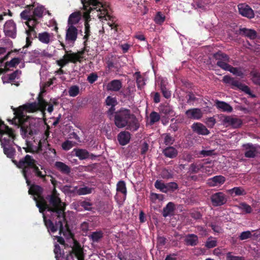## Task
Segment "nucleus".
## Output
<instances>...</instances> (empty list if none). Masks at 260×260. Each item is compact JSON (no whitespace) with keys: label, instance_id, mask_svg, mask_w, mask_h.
Returning a JSON list of instances; mask_svg holds the SVG:
<instances>
[{"label":"nucleus","instance_id":"f257e3e1","mask_svg":"<svg viewBox=\"0 0 260 260\" xmlns=\"http://www.w3.org/2000/svg\"><path fill=\"white\" fill-rule=\"evenodd\" d=\"M14 143H10L9 145H3L4 154L10 158L14 164L19 169H22V174L24 177L27 185L30 184V179L36 177L42 179L44 182L46 181V172L44 173L40 170L37 166V161L34 157L28 154L21 158L19 161L14 159L16 150L13 147Z\"/></svg>","mask_w":260,"mask_h":260},{"label":"nucleus","instance_id":"cd10ccee","mask_svg":"<svg viewBox=\"0 0 260 260\" xmlns=\"http://www.w3.org/2000/svg\"><path fill=\"white\" fill-rule=\"evenodd\" d=\"M239 34L240 35L247 37L251 40H254L257 37V32L255 30L245 27L240 28Z\"/></svg>","mask_w":260,"mask_h":260},{"label":"nucleus","instance_id":"2eb2a0df","mask_svg":"<svg viewBox=\"0 0 260 260\" xmlns=\"http://www.w3.org/2000/svg\"><path fill=\"white\" fill-rule=\"evenodd\" d=\"M4 31L5 35L12 38H15L16 36V25L13 20H9L6 22Z\"/></svg>","mask_w":260,"mask_h":260},{"label":"nucleus","instance_id":"79ce46f5","mask_svg":"<svg viewBox=\"0 0 260 260\" xmlns=\"http://www.w3.org/2000/svg\"><path fill=\"white\" fill-rule=\"evenodd\" d=\"M50 34L46 31L39 33L38 38L39 40L44 44H49L50 41Z\"/></svg>","mask_w":260,"mask_h":260},{"label":"nucleus","instance_id":"f03ea898","mask_svg":"<svg viewBox=\"0 0 260 260\" xmlns=\"http://www.w3.org/2000/svg\"><path fill=\"white\" fill-rule=\"evenodd\" d=\"M112 120L118 128L126 127L127 130L135 132L140 127V123L136 116L130 109L125 108L121 107L116 111Z\"/></svg>","mask_w":260,"mask_h":260},{"label":"nucleus","instance_id":"de8ad7c7","mask_svg":"<svg viewBox=\"0 0 260 260\" xmlns=\"http://www.w3.org/2000/svg\"><path fill=\"white\" fill-rule=\"evenodd\" d=\"M116 190L117 191L120 192L125 196H126L127 190L125 183L124 181L121 180L117 183Z\"/></svg>","mask_w":260,"mask_h":260},{"label":"nucleus","instance_id":"423d86ee","mask_svg":"<svg viewBox=\"0 0 260 260\" xmlns=\"http://www.w3.org/2000/svg\"><path fill=\"white\" fill-rule=\"evenodd\" d=\"M42 214L44 224L49 233H54L59 229L60 235L62 234L63 236H66L70 234L71 231L65 215H63V219H62V218L59 216H54L53 218L51 216V218L55 221L54 225L52 221L47 219L44 213Z\"/></svg>","mask_w":260,"mask_h":260},{"label":"nucleus","instance_id":"a18cd8bd","mask_svg":"<svg viewBox=\"0 0 260 260\" xmlns=\"http://www.w3.org/2000/svg\"><path fill=\"white\" fill-rule=\"evenodd\" d=\"M203 168V165L201 163H192L189 166L188 172L190 173H197Z\"/></svg>","mask_w":260,"mask_h":260},{"label":"nucleus","instance_id":"603ef678","mask_svg":"<svg viewBox=\"0 0 260 260\" xmlns=\"http://www.w3.org/2000/svg\"><path fill=\"white\" fill-rule=\"evenodd\" d=\"M105 103V105L108 106H116L118 102L115 97H112L109 95L106 98Z\"/></svg>","mask_w":260,"mask_h":260},{"label":"nucleus","instance_id":"c9c22d12","mask_svg":"<svg viewBox=\"0 0 260 260\" xmlns=\"http://www.w3.org/2000/svg\"><path fill=\"white\" fill-rule=\"evenodd\" d=\"M134 77L136 79L137 86L138 89L141 90L145 85L144 77L140 72H136L134 74Z\"/></svg>","mask_w":260,"mask_h":260},{"label":"nucleus","instance_id":"58836bf2","mask_svg":"<svg viewBox=\"0 0 260 260\" xmlns=\"http://www.w3.org/2000/svg\"><path fill=\"white\" fill-rule=\"evenodd\" d=\"M38 110H40L44 112L46 109V107L48 106V103L43 99V98L40 94L38 97V103H37Z\"/></svg>","mask_w":260,"mask_h":260},{"label":"nucleus","instance_id":"338daca9","mask_svg":"<svg viewBox=\"0 0 260 260\" xmlns=\"http://www.w3.org/2000/svg\"><path fill=\"white\" fill-rule=\"evenodd\" d=\"M30 10L25 9V10H23L20 13L21 18L23 20L27 21V20H28L29 18L32 16V15L30 14Z\"/></svg>","mask_w":260,"mask_h":260},{"label":"nucleus","instance_id":"f704fd0d","mask_svg":"<svg viewBox=\"0 0 260 260\" xmlns=\"http://www.w3.org/2000/svg\"><path fill=\"white\" fill-rule=\"evenodd\" d=\"M175 210V206L174 203L173 202H169L167 205L163 208L162 214L164 217H167L168 216L172 215L174 214V212Z\"/></svg>","mask_w":260,"mask_h":260},{"label":"nucleus","instance_id":"2f4dec72","mask_svg":"<svg viewBox=\"0 0 260 260\" xmlns=\"http://www.w3.org/2000/svg\"><path fill=\"white\" fill-rule=\"evenodd\" d=\"M55 167L63 174L68 175L71 172V168L61 161H56L55 163Z\"/></svg>","mask_w":260,"mask_h":260},{"label":"nucleus","instance_id":"a878e982","mask_svg":"<svg viewBox=\"0 0 260 260\" xmlns=\"http://www.w3.org/2000/svg\"><path fill=\"white\" fill-rule=\"evenodd\" d=\"M131 135L128 131H122L119 133L117 136V140L119 144L122 146L127 144L131 139Z\"/></svg>","mask_w":260,"mask_h":260},{"label":"nucleus","instance_id":"393cba45","mask_svg":"<svg viewBox=\"0 0 260 260\" xmlns=\"http://www.w3.org/2000/svg\"><path fill=\"white\" fill-rule=\"evenodd\" d=\"M122 82L120 80L114 79L109 82L107 85L108 91L117 92L122 88Z\"/></svg>","mask_w":260,"mask_h":260},{"label":"nucleus","instance_id":"4468645a","mask_svg":"<svg viewBox=\"0 0 260 260\" xmlns=\"http://www.w3.org/2000/svg\"><path fill=\"white\" fill-rule=\"evenodd\" d=\"M210 200L214 207L221 206L227 202L226 196L223 192H217L210 196Z\"/></svg>","mask_w":260,"mask_h":260},{"label":"nucleus","instance_id":"49530a36","mask_svg":"<svg viewBox=\"0 0 260 260\" xmlns=\"http://www.w3.org/2000/svg\"><path fill=\"white\" fill-rule=\"evenodd\" d=\"M162 136L164 137V143L166 145L171 146L174 144L175 139L170 134H164Z\"/></svg>","mask_w":260,"mask_h":260},{"label":"nucleus","instance_id":"9d476101","mask_svg":"<svg viewBox=\"0 0 260 260\" xmlns=\"http://www.w3.org/2000/svg\"><path fill=\"white\" fill-rule=\"evenodd\" d=\"M28 189L29 194L34 196L33 199L36 203V206L39 209V212H41L43 205H45V198L43 196L44 189L42 187L39 185L30 184Z\"/></svg>","mask_w":260,"mask_h":260},{"label":"nucleus","instance_id":"7c9ffc66","mask_svg":"<svg viewBox=\"0 0 260 260\" xmlns=\"http://www.w3.org/2000/svg\"><path fill=\"white\" fill-rule=\"evenodd\" d=\"M81 12L80 11L72 13L69 17L68 25L75 26V24L78 23L81 19Z\"/></svg>","mask_w":260,"mask_h":260},{"label":"nucleus","instance_id":"0eeeda50","mask_svg":"<svg viewBox=\"0 0 260 260\" xmlns=\"http://www.w3.org/2000/svg\"><path fill=\"white\" fill-rule=\"evenodd\" d=\"M42 214L44 224L49 233H54L59 229L60 235L62 234L63 236H66L70 234L71 231L65 215H63V219H62V218L59 216H54L53 218L51 216V218L55 221L54 225L52 221L47 219L44 213Z\"/></svg>","mask_w":260,"mask_h":260},{"label":"nucleus","instance_id":"412c9836","mask_svg":"<svg viewBox=\"0 0 260 260\" xmlns=\"http://www.w3.org/2000/svg\"><path fill=\"white\" fill-rule=\"evenodd\" d=\"M192 131L200 135H208L210 131L201 123L195 122L191 126Z\"/></svg>","mask_w":260,"mask_h":260},{"label":"nucleus","instance_id":"e433bc0d","mask_svg":"<svg viewBox=\"0 0 260 260\" xmlns=\"http://www.w3.org/2000/svg\"><path fill=\"white\" fill-rule=\"evenodd\" d=\"M228 192L233 196H244L246 194L245 190L242 187H235L229 189Z\"/></svg>","mask_w":260,"mask_h":260},{"label":"nucleus","instance_id":"864d4df0","mask_svg":"<svg viewBox=\"0 0 260 260\" xmlns=\"http://www.w3.org/2000/svg\"><path fill=\"white\" fill-rule=\"evenodd\" d=\"M150 123L151 124L158 122L160 120V115L156 112L153 111L150 114Z\"/></svg>","mask_w":260,"mask_h":260},{"label":"nucleus","instance_id":"bb28decb","mask_svg":"<svg viewBox=\"0 0 260 260\" xmlns=\"http://www.w3.org/2000/svg\"><path fill=\"white\" fill-rule=\"evenodd\" d=\"M73 152L75 153V155L80 160L86 159L89 158V156L91 157L95 156L93 154H90L87 150L84 149L75 148Z\"/></svg>","mask_w":260,"mask_h":260},{"label":"nucleus","instance_id":"8fccbe9b","mask_svg":"<svg viewBox=\"0 0 260 260\" xmlns=\"http://www.w3.org/2000/svg\"><path fill=\"white\" fill-rule=\"evenodd\" d=\"M44 11V8L43 6H38L34 9L32 16L35 17L42 18Z\"/></svg>","mask_w":260,"mask_h":260},{"label":"nucleus","instance_id":"f8f14e48","mask_svg":"<svg viewBox=\"0 0 260 260\" xmlns=\"http://www.w3.org/2000/svg\"><path fill=\"white\" fill-rule=\"evenodd\" d=\"M37 105L36 102L31 103H26L22 106H19L18 108L13 109L14 117L20 118H30L24 114V111H26L28 112H35L38 111Z\"/></svg>","mask_w":260,"mask_h":260},{"label":"nucleus","instance_id":"6ab92c4d","mask_svg":"<svg viewBox=\"0 0 260 260\" xmlns=\"http://www.w3.org/2000/svg\"><path fill=\"white\" fill-rule=\"evenodd\" d=\"M245 149L244 155L247 158H254L257 153V149L255 146L251 143L243 145Z\"/></svg>","mask_w":260,"mask_h":260},{"label":"nucleus","instance_id":"39448f33","mask_svg":"<svg viewBox=\"0 0 260 260\" xmlns=\"http://www.w3.org/2000/svg\"><path fill=\"white\" fill-rule=\"evenodd\" d=\"M45 205L41 206L42 210L40 212L41 213H44L47 210L51 214L53 218L54 216L61 217L63 219V215H65L66 204L61 202L60 199L57 196L56 191L54 189L53 193L50 196L49 206L45 200Z\"/></svg>","mask_w":260,"mask_h":260},{"label":"nucleus","instance_id":"e2e57ef3","mask_svg":"<svg viewBox=\"0 0 260 260\" xmlns=\"http://www.w3.org/2000/svg\"><path fill=\"white\" fill-rule=\"evenodd\" d=\"M251 237V232L249 231H247L242 232L239 238L241 240H244L250 238Z\"/></svg>","mask_w":260,"mask_h":260},{"label":"nucleus","instance_id":"052dcab7","mask_svg":"<svg viewBox=\"0 0 260 260\" xmlns=\"http://www.w3.org/2000/svg\"><path fill=\"white\" fill-rule=\"evenodd\" d=\"M160 175L163 179H166L172 178L173 177V174L168 170L166 169H164L161 171Z\"/></svg>","mask_w":260,"mask_h":260},{"label":"nucleus","instance_id":"a19ab883","mask_svg":"<svg viewBox=\"0 0 260 260\" xmlns=\"http://www.w3.org/2000/svg\"><path fill=\"white\" fill-rule=\"evenodd\" d=\"M21 74V71L17 70L12 73L7 75L4 79L6 80L7 82L10 83L14 81L16 78H18Z\"/></svg>","mask_w":260,"mask_h":260},{"label":"nucleus","instance_id":"c756f323","mask_svg":"<svg viewBox=\"0 0 260 260\" xmlns=\"http://www.w3.org/2000/svg\"><path fill=\"white\" fill-rule=\"evenodd\" d=\"M162 153L166 157L174 158L178 155V150L173 146H168L162 150Z\"/></svg>","mask_w":260,"mask_h":260},{"label":"nucleus","instance_id":"f3484780","mask_svg":"<svg viewBox=\"0 0 260 260\" xmlns=\"http://www.w3.org/2000/svg\"><path fill=\"white\" fill-rule=\"evenodd\" d=\"M224 124H228L234 128H238L241 126L243 124L242 120L239 118L234 117L231 116H226L223 120Z\"/></svg>","mask_w":260,"mask_h":260},{"label":"nucleus","instance_id":"3c124183","mask_svg":"<svg viewBox=\"0 0 260 260\" xmlns=\"http://www.w3.org/2000/svg\"><path fill=\"white\" fill-rule=\"evenodd\" d=\"M178 185L175 182H171L166 183V193L169 191L174 192L178 189Z\"/></svg>","mask_w":260,"mask_h":260},{"label":"nucleus","instance_id":"473e14b6","mask_svg":"<svg viewBox=\"0 0 260 260\" xmlns=\"http://www.w3.org/2000/svg\"><path fill=\"white\" fill-rule=\"evenodd\" d=\"M222 81L224 83L231 85L232 88L235 87L239 88L241 85V83L238 80L229 75L224 76L223 77Z\"/></svg>","mask_w":260,"mask_h":260},{"label":"nucleus","instance_id":"6e6d98bb","mask_svg":"<svg viewBox=\"0 0 260 260\" xmlns=\"http://www.w3.org/2000/svg\"><path fill=\"white\" fill-rule=\"evenodd\" d=\"M154 186L162 192L166 193V183L162 182L160 180H157L154 183Z\"/></svg>","mask_w":260,"mask_h":260},{"label":"nucleus","instance_id":"ea45409f","mask_svg":"<svg viewBox=\"0 0 260 260\" xmlns=\"http://www.w3.org/2000/svg\"><path fill=\"white\" fill-rule=\"evenodd\" d=\"M166 16L161 12H157L153 18L154 22L158 25H161L166 20Z\"/></svg>","mask_w":260,"mask_h":260},{"label":"nucleus","instance_id":"4be33fe9","mask_svg":"<svg viewBox=\"0 0 260 260\" xmlns=\"http://www.w3.org/2000/svg\"><path fill=\"white\" fill-rule=\"evenodd\" d=\"M185 115L188 119L199 120L203 116V113L201 109L192 108L185 112Z\"/></svg>","mask_w":260,"mask_h":260},{"label":"nucleus","instance_id":"09e8293b","mask_svg":"<svg viewBox=\"0 0 260 260\" xmlns=\"http://www.w3.org/2000/svg\"><path fill=\"white\" fill-rule=\"evenodd\" d=\"M159 111L165 115H170L173 112L172 107L169 105L160 106Z\"/></svg>","mask_w":260,"mask_h":260},{"label":"nucleus","instance_id":"b1692460","mask_svg":"<svg viewBox=\"0 0 260 260\" xmlns=\"http://www.w3.org/2000/svg\"><path fill=\"white\" fill-rule=\"evenodd\" d=\"M226 179L222 175H217L208 180V184L211 187H215L220 186L223 184Z\"/></svg>","mask_w":260,"mask_h":260},{"label":"nucleus","instance_id":"20e7f679","mask_svg":"<svg viewBox=\"0 0 260 260\" xmlns=\"http://www.w3.org/2000/svg\"><path fill=\"white\" fill-rule=\"evenodd\" d=\"M83 4V10L84 12L83 13V17L85 19L84 22V33L83 37L84 45H87V42L91 35L90 27L89 22L90 20V13L92 10L95 9L100 11L101 8L102 7V4L98 0H81Z\"/></svg>","mask_w":260,"mask_h":260},{"label":"nucleus","instance_id":"4d7b16f0","mask_svg":"<svg viewBox=\"0 0 260 260\" xmlns=\"http://www.w3.org/2000/svg\"><path fill=\"white\" fill-rule=\"evenodd\" d=\"M54 252L55 255V257L56 259L64 255L63 250H62L60 246L57 244H55L54 245Z\"/></svg>","mask_w":260,"mask_h":260},{"label":"nucleus","instance_id":"0e129e2a","mask_svg":"<svg viewBox=\"0 0 260 260\" xmlns=\"http://www.w3.org/2000/svg\"><path fill=\"white\" fill-rule=\"evenodd\" d=\"M150 199L153 202H155L156 200L162 201L164 199V195L156 193L151 192L150 193Z\"/></svg>","mask_w":260,"mask_h":260},{"label":"nucleus","instance_id":"37998d69","mask_svg":"<svg viewBox=\"0 0 260 260\" xmlns=\"http://www.w3.org/2000/svg\"><path fill=\"white\" fill-rule=\"evenodd\" d=\"M105 20L110 21L108 24L111 27L112 29H115L117 30L118 25L115 23V17L111 16L107 12H106L105 15L104 16Z\"/></svg>","mask_w":260,"mask_h":260},{"label":"nucleus","instance_id":"5701e85b","mask_svg":"<svg viewBox=\"0 0 260 260\" xmlns=\"http://www.w3.org/2000/svg\"><path fill=\"white\" fill-rule=\"evenodd\" d=\"M21 59L19 57H14L10 61H7L5 63L3 68H0V72L2 73H6L11 70L10 68H15L20 63Z\"/></svg>","mask_w":260,"mask_h":260},{"label":"nucleus","instance_id":"6e6552de","mask_svg":"<svg viewBox=\"0 0 260 260\" xmlns=\"http://www.w3.org/2000/svg\"><path fill=\"white\" fill-rule=\"evenodd\" d=\"M214 58L217 60L216 65L222 70L229 71L234 75L241 77L243 75V72L237 68L230 65V57L225 53L220 51L214 53L213 55Z\"/></svg>","mask_w":260,"mask_h":260},{"label":"nucleus","instance_id":"c85d7f7f","mask_svg":"<svg viewBox=\"0 0 260 260\" xmlns=\"http://www.w3.org/2000/svg\"><path fill=\"white\" fill-rule=\"evenodd\" d=\"M184 242L187 246H195L199 243V238L195 234H189L185 236Z\"/></svg>","mask_w":260,"mask_h":260},{"label":"nucleus","instance_id":"72a5a7b5","mask_svg":"<svg viewBox=\"0 0 260 260\" xmlns=\"http://www.w3.org/2000/svg\"><path fill=\"white\" fill-rule=\"evenodd\" d=\"M215 106L218 109L221 110L223 112H231L233 111L232 107L228 103L216 100L215 102Z\"/></svg>","mask_w":260,"mask_h":260},{"label":"nucleus","instance_id":"c03bdc74","mask_svg":"<svg viewBox=\"0 0 260 260\" xmlns=\"http://www.w3.org/2000/svg\"><path fill=\"white\" fill-rule=\"evenodd\" d=\"M103 237V233L101 231L93 232L89 236L90 239L93 242H98Z\"/></svg>","mask_w":260,"mask_h":260},{"label":"nucleus","instance_id":"a211bd4d","mask_svg":"<svg viewBox=\"0 0 260 260\" xmlns=\"http://www.w3.org/2000/svg\"><path fill=\"white\" fill-rule=\"evenodd\" d=\"M69 254L70 256L74 254L78 260H84L83 248L81 247L80 244L77 241L75 242L72 250Z\"/></svg>","mask_w":260,"mask_h":260},{"label":"nucleus","instance_id":"1a4fd4ad","mask_svg":"<svg viewBox=\"0 0 260 260\" xmlns=\"http://www.w3.org/2000/svg\"><path fill=\"white\" fill-rule=\"evenodd\" d=\"M15 136L14 131L4 123V122L0 119V142L2 146L9 145L10 143H14V140Z\"/></svg>","mask_w":260,"mask_h":260},{"label":"nucleus","instance_id":"dca6fc26","mask_svg":"<svg viewBox=\"0 0 260 260\" xmlns=\"http://www.w3.org/2000/svg\"><path fill=\"white\" fill-rule=\"evenodd\" d=\"M39 23V21L34 16H30L28 20L26 21L25 24L28 27V29L26 30V33L28 36H30V32H33L34 38L37 37V32L35 30V28Z\"/></svg>","mask_w":260,"mask_h":260},{"label":"nucleus","instance_id":"7ed1b4c3","mask_svg":"<svg viewBox=\"0 0 260 260\" xmlns=\"http://www.w3.org/2000/svg\"><path fill=\"white\" fill-rule=\"evenodd\" d=\"M12 123L20 128V135L23 139L30 138L38 134L39 124L36 119L31 118L14 117Z\"/></svg>","mask_w":260,"mask_h":260},{"label":"nucleus","instance_id":"69168bd1","mask_svg":"<svg viewBox=\"0 0 260 260\" xmlns=\"http://www.w3.org/2000/svg\"><path fill=\"white\" fill-rule=\"evenodd\" d=\"M79 205L80 206L83 207L85 210L90 211L92 209V204L86 201H81L79 203Z\"/></svg>","mask_w":260,"mask_h":260},{"label":"nucleus","instance_id":"ddd939ff","mask_svg":"<svg viewBox=\"0 0 260 260\" xmlns=\"http://www.w3.org/2000/svg\"><path fill=\"white\" fill-rule=\"evenodd\" d=\"M78 30L76 27L68 25L66 30L65 41L70 47H73L77 40Z\"/></svg>","mask_w":260,"mask_h":260},{"label":"nucleus","instance_id":"aec40b11","mask_svg":"<svg viewBox=\"0 0 260 260\" xmlns=\"http://www.w3.org/2000/svg\"><path fill=\"white\" fill-rule=\"evenodd\" d=\"M238 9L239 13L243 16L247 17L248 18H252L254 16L253 11L249 6L247 5H239Z\"/></svg>","mask_w":260,"mask_h":260},{"label":"nucleus","instance_id":"680f3d73","mask_svg":"<svg viewBox=\"0 0 260 260\" xmlns=\"http://www.w3.org/2000/svg\"><path fill=\"white\" fill-rule=\"evenodd\" d=\"M160 89L161 91V92L162 93L163 96L166 98L169 99L171 96V93L170 90H169L166 86L164 84H161L160 85Z\"/></svg>","mask_w":260,"mask_h":260},{"label":"nucleus","instance_id":"13d9d810","mask_svg":"<svg viewBox=\"0 0 260 260\" xmlns=\"http://www.w3.org/2000/svg\"><path fill=\"white\" fill-rule=\"evenodd\" d=\"M250 75L252 76L253 82L256 85H260V73L257 72H251Z\"/></svg>","mask_w":260,"mask_h":260},{"label":"nucleus","instance_id":"4c0bfd02","mask_svg":"<svg viewBox=\"0 0 260 260\" xmlns=\"http://www.w3.org/2000/svg\"><path fill=\"white\" fill-rule=\"evenodd\" d=\"M106 64L109 69L112 68H117L116 64L117 63V58L116 56L111 55L108 56L106 59Z\"/></svg>","mask_w":260,"mask_h":260},{"label":"nucleus","instance_id":"774afa93","mask_svg":"<svg viewBox=\"0 0 260 260\" xmlns=\"http://www.w3.org/2000/svg\"><path fill=\"white\" fill-rule=\"evenodd\" d=\"M226 260H245L243 256H234L232 255V253L229 252L227 253L226 256Z\"/></svg>","mask_w":260,"mask_h":260},{"label":"nucleus","instance_id":"5fc2aeb1","mask_svg":"<svg viewBox=\"0 0 260 260\" xmlns=\"http://www.w3.org/2000/svg\"><path fill=\"white\" fill-rule=\"evenodd\" d=\"M92 189L88 187L85 186L78 188L77 187V193L78 195H84L91 193Z\"/></svg>","mask_w":260,"mask_h":260},{"label":"nucleus","instance_id":"bf43d9fd","mask_svg":"<svg viewBox=\"0 0 260 260\" xmlns=\"http://www.w3.org/2000/svg\"><path fill=\"white\" fill-rule=\"evenodd\" d=\"M79 93V87L77 85L72 86L69 90V94L70 96L75 97Z\"/></svg>","mask_w":260,"mask_h":260},{"label":"nucleus","instance_id":"9b49d317","mask_svg":"<svg viewBox=\"0 0 260 260\" xmlns=\"http://www.w3.org/2000/svg\"><path fill=\"white\" fill-rule=\"evenodd\" d=\"M60 45L62 47L63 49L64 50L66 54L63 55L62 58H61L56 61L58 66L61 68L64 67L69 62L76 63L77 62H81V60H79V55L76 53H68V51L66 49V46L62 42H60ZM71 52V51H70Z\"/></svg>","mask_w":260,"mask_h":260}]
</instances>
